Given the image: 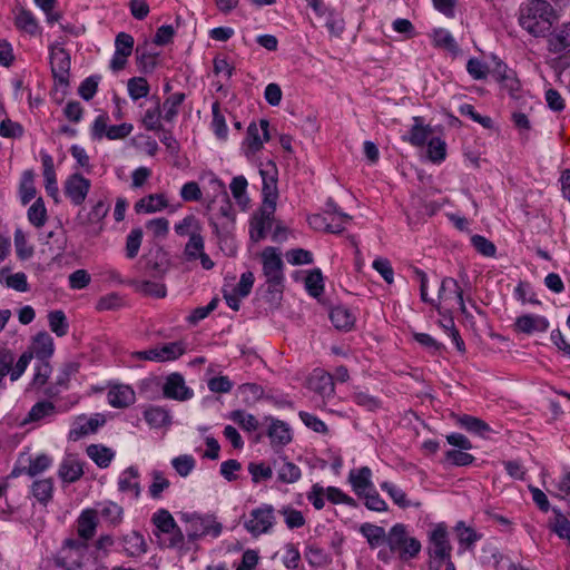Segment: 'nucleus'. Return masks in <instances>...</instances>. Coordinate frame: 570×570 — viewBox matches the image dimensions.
I'll use <instances>...</instances> for the list:
<instances>
[{"label":"nucleus","mask_w":570,"mask_h":570,"mask_svg":"<svg viewBox=\"0 0 570 570\" xmlns=\"http://www.w3.org/2000/svg\"><path fill=\"white\" fill-rule=\"evenodd\" d=\"M56 414V406L50 401L37 402L29 411L23 423L38 422L43 419L53 416Z\"/></svg>","instance_id":"obj_38"},{"label":"nucleus","mask_w":570,"mask_h":570,"mask_svg":"<svg viewBox=\"0 0 570 570\" xmlns=\"http://www.w3.org/2000/svg\"><path fill=\"white\" fill-rule=\"evenodd\" d=\"M386 543L390 551L396 553L402 561L416 558L422 549L421 542L409 534L407 528L403 523H396L390 529Z\"/></svg>","instance_id":"obj_3"},{"label":"nucleus","mask_w":570,"mask_h":570,"mask_svg":"<svg viewBox=\"0 0 570 570\" xmlns=\"http://www.w3.org/2000/svg\"><path fill=\"white\" fill-rule=\"evenodd\" d=\"M360 532L366 538L367 543L372 548L381 546L384 541L386 542L387 533L382 527L372 523H363L360 528Z\"/></svg>","instance_id":"obj_39"},{"label":"nucleus","mask_w":570,"mask_h":570,"mask_svg":"<svg viewBox=\"0 0 570 570\" xmlns=\"http://www.w3.org/2000/svg\"><path fill=\"white\" fill-rule=\"evenodd\" d=\"M132 285L137 292L144 295L164 298L167 294L166 286L163 283L151 281H136Z\"/></svg>","instance_id":"obj_47"},{"label":"nucleus","mask_w":570,"mask_h":570,"mask_svg":"<svg viewBox=\"0 0 570 570\" xmlns=\"http://www.w3.org/2000/svg\"><path fill=\"white\" fill-rule=\"evenodd\" d=\"M453 297L456 298L460 311L463 314H465L466 306L464 303L463 291L460 287L458 281L452 277H444L441 281V285L438 293V299L446 302L449 299H452Z\"/></svg>","instance_id":"obj_22"},{"label":"nucleus","mask_w":570,"mask_h":570,"mask_svg":"<svg viewBox=\"0 0 570 570\" xmlns=\"http://www.w3.org/2000/svg\"><path fill=\"white\" fill-rule=\"evenodd\" d=\"M109 212V205L105 200H98L92 205L91 209L87 215L86 223L89 225H99L101 229V223Z\"/></svg>","instance_id":"obj_61"},{"label":"nucleus","mask_w":570,"mask_h":570,"mask_svg":"<svg viewBox=\"0 0 570 570\" xmlns=\"http://www.w3.org/2000/svg\"><path fill=\"white\" fill-rule=\"evenodd\" d=\"M167 206L168 200L164 194H150L135 204V210L138 214H153L165 209Z\"/></svg>","instance_id":"obj_31"},{"label":"nucleus","mask_w":570,"mask_h":570,"mask_svg":"<svg viewBox=\"0 0 570 570\" xmlns=\"http://www.w3.org/2000/svg\"><path fill=\"white\" fill-rule=\"evenodd\" d=\"M181 520L186 523L189 540L210 537L218 538L223 532V524L214 514L184 513Z\"/></svg>","instance_id":"obj_4"},{"label":"nucleus","mask_w":570,"mask_h":570,"mask_svg":"<svg viewBox=\"0 0 570 570\" xmlns=\"http://www.w3.org/2000/svg\"><path fill=\"white\" fill-rule=\"evenodd\" d=\"M158 362H169L179 358L186 352V343L183 341L170 342L156 347Z\"/></svg>","instance_id":"obj_36"},{"label":"nucleus","mask_w":570,"mask_h":570,"mask_svg":"<svg viewBox=\"0 0 570 570\" xmlns=\"http://www.w3.org/2000/svg\"><path fill=\"white\" fill-rule=\"evenodd\" d=\"M204 252V238L198 232L190 233L189 240L185 246L184 254L188 261H195Z\"/></svg>","instance_id":"obj_56"},{"label":"nucleus","mask_w":570,"mask_h":570,"mask_svg":"<svg viewBox=\"0 0 570 570\" xmlns=\"http://www.w3.org/2000/svg\"><path fill=\"white\" fill-rule=\"evenodd\" d=\"M28 219L35 227L40 228L47 222V209L42 198H38L28 209Z\"/></svg>","instance_id":"obj_51"},{"label":"nucleus","mask_w":570,"mask_h":570,"mask_svg":"<svg viewBox=\"0 0 570 570\" xmlns=\"http://www.w3.org/2000/svg\"><path fill=\"white\" fill-rule=\"evenodd\" d=\"M278 513L283 515L286 527L291 530L298 529L305 525L306 520L299 510L294 509L292 505H283Z\"/></svg>","instance_id":"obj_46"},{"label":"nucleus","mask_w":570,"mask_h":570,"mask_svg":"<svg viewBox=\"0 0 570 570\" xmlns=\"http://www.w3.org/2000/svg\"><path fill=\"white\" fill-rule=\"evenodd\" d=\"M118 491L137 500L141 494L140 472L135 465H130L120 472L117 480Z\"/></svg>","instance_id":"obj_16"},{"label":"nucleus","mask_w":570,"mask_h":570,"mask_svg":"<svg viewBox=\"0 0 570 570\" xmlns=\"http://www.w3.org/2000/svg\"><path fill=\"white\" fill-rule=\"evenodd\" d=\"M550 45L552 50L556 52L570 49V22L561 27V29L551 38Z\"/></svg>","instance_id":"obj_60"},{"label":"nucleus","mask_w":570,"mask_h":570,"mask_svg":"<svg viewBox=\"0 0 570 570\" xmlns=\"http://www.w3.org/2000/svg\"><path fill=\"white\" fill-rule=\"evenodd\" d=\"M514 326L524 334L543 333L549 328V321L541 315L524 314L517 317Z\"/></svg>","instance_id":"obj_20"},{"label":"nucleus","mask_w":570,"mask_h":570,"mask_svg":"<svg viewBox=\"0 0 570 570\" xmlns=\"http://www.w3.org/2000/svg\"><path fill=\"white\" fill-rule=\"evenodd\" d=\"M428 554L431 559L441 561L451 558L452 544L450 533L444 522L434 523L428 532Z\"/></svg>","instance_id":"obj_6"},{"label":"nucleus","mask_w":570,"mask_h":570,"mask_svg":"<svg viewBox=\"0 0 570 570\" xmlns=\"http://www.w3.org/2000/svg\"><path fill=\"white\" fill-rule=\"evenodd\" d=\"M269 122L266 119H261L259 124L252 122L246 132V138L243 141L242 149L244 155L252 159L264 146V142L268 141Z\"/></svg>","instance_id":"obj_10"},{"label":"nucleus","mask_w":570,"mask_h":570,"mask_svg":"<svg viewBox=\"0 0 570 570\" xmlns=\"http://www.w3.org/2000/svg\"><path fill=\"white\" fill-rule=\"evenodd\" d=\"M267 435L273 446H285L292 441V430L289 425L281 420L271 417V424Z\"/></svg>","instance_id":"obj_27"},{"label":"nucleus","mask_w":570,"mask_h":570,"mask_svg":"<svg viewBox=\"0 0 570 570\" xmlns=\"http://www.w3.org/2000/svg\"><path fill=\"white\" fill-rule=\"evenodd\" d=\"M105 423L106 419L101 413H96L91 416L85 414L78 415L71 423L68 438L71 441H79L86 435L96 433Z\"/></svg>","instance_id":"obj_11"},{"label":"nucleus","mask_w":570,"mask_h":570,"mask_svg":"<svg viewBox=\"0 0 570 570\" xmlns=\"http://www.w3.org/2000/svg\"><path fill=\"white\" fill-rule=\"evenodd\" d=\"M86 453L101 469L108 468L115 456L111 449L101 444H90Z\"/></svg>","instance_id":"obj_35"},{"label":"nucleus","mask_w":570,"mask_h":570,"mask_svg":"<svg viewBox=\"0 0 570 570\" xmlns=\"http://www.w3.org/2000/svg\"><path fill=\"white\" fill-rule=\"evenodd\" d=\"M128 95L132 100L145 98L149 94L148 81L144 77H132L127 83Z\"/></svg>","instance_id":"obj_52"},{"label":"nucleus","mask_w":570,"mask_h":570,"mask_svg":"<svg viewBox=\"0 0 570 570\" xmlns=\"http://www.w3.org/2000/svg\"><path fill=\"white\" fill-rule=\"evenodd\" d=\"M429 159L435 164L442 163L446 157V144L440 137H433L428 142Z\"/></svg>","instance_id":"obj_55"},{"label":"nucleus","mask_w":570,"mask_h":570,"mask_svg":"<svg viewBox=\"0 0 570 570\" xmlns=\"http://www.w3.org/2000/svg\"><path fill=\"white\" fill-rule=\"evenodd\" d=\"M453 420L458 426L464 429L469 433L481 438L488 436L492 432L491 426L483 420L469 414L453 415Z\"/></svg>","instance_id":"obj_24"},{"label":"nucleus","mask_w":570,"mask_h":570,"mask_svg":"<svg viewBox=\"0 0 570 570\" xmlns=\"http://www.w3.org/2000/svg\"><path fill=\"white\" fill-rule=\"evenodd\" d=\"M229 419L237 423L243 430L253 432L258 428L257 419L243 410L233 411Z\"/></svg>","instance_id":"obj_57"},{"label":"nucleus","mask_w":570,"mask_h":570,"mask_svg":"<svg viewBox=\"0 0 570 570\" xmlns=\"http://www.w3.org/2000/svg\"><path fill=\"white\" fill-rule=\"evenodd\" d=\"M306 499L315 510H322L326 500L325 487L321 483H314L306 492Z\"/></svg>","instance_id":"obj_64"},{"label":"nucleus","mask_w":570,"mask_h":570,"mask_svg":"<svg viewBox=\"0 0 570 570\" xmlns=\"http://www.w3.org/2000/svg\"><path fill=\"white\" fill-rule=\"evenodd\" d=\"M134 130L129 122L119 125H109V116L106 112L98 115L90 126V136L94 140L100 141L104 138L108 140H120L128 137Z\"/></svg>","instance_id":"obj_7"},{"label":"nucleus","mask_w":570,"mask_h":570,"mask_svg":"<svg viewBox=\"0 0 570 570\" xmlns=\"http://www.w3.org/2000/svg\"><path fill=\"white\" fill-rule=\"evenodd\" d=\"M381 489L386 492L393 502L401 508H409L411 505L406 498L405 492L394 483L384 481L380 484Z\"/></svg>","instance_id":"obj_58"},{"label":"nucleus","mask_w":570,"mask_h":570,"mask_svg":"<svg viewBox=\"0 0 570 570\" xmlns=\"http://www.w3.org/2000/svg\"><path fill=\"white\" fill-rule=\"evenodd\" d=\"M13 23L18 31L29 37H37L42 32V28L35 13L23 7L13 10Z\"/></svg>","instance_id":"obj_18"},{"label":"nucleus","mask_w":570,"mask_h":570,"mask_svg":"<svg viewBox=\"0 0 570 570\" xmlns=\"http://www.w3.org/2000/svg\"><path fill=\"white\" fill-rule=\"evenodd\" d=\"M276 510L272 504L262 503L250 510L244 520L245 530L254 538L268 534L276 524Z\"/></svg>","instance_id":"obj_5"},{"label":"nucleus","mask_w":570,"mask_h":570,"mask_svg":"<svg viewBox=\"0 0 570 570\" xmlns=\"http://www.w3.org/2000/svg\"><path fill=\"white\" fill-rule=\"evenodd\" d=\"M273 465L277 472V481L281 483L292 484L299 481L302 478L301 468L288 461L286 456L274 460Z\"/></svg>","instance_id":"obj_21"},{"label":"nucleus","mask_w":570,"mask_h":570,"mask_svg":"<svg viewBox=\"0 0 570 570\" xmlns=\"http://www.w3.org/2000/svg\"><path fill=\"white\" fill-rule=\"evenodd\" d=\"M49 58L51 71L55 79L61 85L68 83L70 71V56L67 50L59 46H50Z\"/></svg>","instance_id":"obj_14"},{"label":"nucleus","mask_w":570,"mask_h":570,"mask_svg":"<svg viewBox=\"0 0 570 570\" xmlns=\"http://www.w3.org/2000/svg\"><path fill=\"white\" fill-rule=\"evenodd\" d=\"M48 324L51 332H53L58 337L67 335L69 331V323L67 321L65 312L61 309L49 312Z\"/></svg>","instance_id":"obj_43"},{"label":"nucleus","mask_w":570,"mask_h":570,"mask_svg":"<svg viewBox=\"0 0 570 570\" xmlns=\"http://www.w3.org/2000/svg\"><path fill=\"white\" fill-rule=\"evenodd\" d=\"M83 475V465L73 455H66L58 468V476L62 482L73 483Z\"/></svg>","instance_id":"obj_23"},{"label":"nucleus","mask_w":570,"mask_h":570,"mask_svg":"<svg viewBox=\"0 0 570 570\" xmlns=\"http://www.w3.org/2000/svg\"><path fill=\"white\" fill-rule=\"evenodd\" d=\"M163 394L166 399L176 401H187L194 396V392L189 389L181 374H169L163 385Z\"/></svg>","instance_id":"obj_15"},{"label":"nucleus","mask_w":570,"mask_h":570,"mask_svg":"<svg viewBox=\"0 0 570 570\" xmlns=\"http://www.w3.org/2000/svg\"><path fill=\"white\" fill-rule=\"evenodd\" d=\"M259 174L263 179V195H264L263 204H272V205L276 206V199H277L276 179L273 176H267V171L264 169H261Z\"/></svg>","instance_id":"obj_54"},{"label":"nucleus","mask_w":570,"mask_h":570,"mask_svg":"<svg viewBox=\"0 0 570 570\" xmlns=\"http://www.w3.org/2000/svg\"><path fill=\"white\" fill-rule=\"evenodd\" d=\"M97 518V512L94 509H86L80 513L77 520V532L80 537V541L87 542L95 535Z\"/></svg>","instance_id":"obj_28"},{"label":"nucleus","mask_w":570,"mask_h":570,"mask_svg":"<svg viewBox=\"0 0 570 570\" xmlns=\"http://www.w3.org/2000/svg\"><path fill=\"white\" fill-rule=\"evenodd\" d=\"M145 421L155 429L170 425L171 415L169 411L163 406L151 405L144 411Z\"/></svg>","instance_id":"obj_34"},{"label":"nucleus","mask_w":570,"mask_h":570,"mask_svg":"<svg viewBox=\"0 0 570 570\" xmlns=\"http://www.w3.org/2000/svg\"><path fill=\"white\" fill-rule=\"evenodd\" d=\"M94 510L97 512V517H100L111 527H117L122 521L124 510L116 502H99Z\"/></svg>","instance_id":"obj_30"},{"label":"nucleus","mask_w":570,"mask_h":570,"mask_svg":"<svg viewBox=\"0 0 570 570\" xmlns=\"http://www.w3.org/2000/svg\"><path fill=\"white\" fill-rule=\"evenodd\" d=\"M28 352L32 353L37 361H49L55 353L53 338L45 331L37 333Z\"/></svg>","instance_id":"obj_19"},{"label":"nucleus","mask_w":570,"mask_h":570,"mask_svg":"<svg viewBox=\"0 0 570 570\" xmlns=\"http://www.w3.org/2000/svg\"><path fill=\"white\" fill-rule=\"evenodd\" d=\"M431 38L434 47L446 49L450 52L458 51V43L449 30L443 28L434 29Z\"/></svg>","instance_id":"obj_42"},{"label":"nucleus","mask_w":570,"mask_h":570,"mask_svg":"<svg viewBox=\"0 0 570 570\" xmlns=\"http://www.w3.org/2000/svg\"><path fill=\"white\" fill-rule=\"evenodd\" d=\"M432 130L430 126H425L421 117L413 118V125L409 132L407 141L416 147L423 146Z\"/></svg>","instance_id":"obj_37"},{"label":"nucleus","mask_w":570,"mask_h":570,"mask_svg":"<svg viewBox=\"0 0 570 570\" xmlns=\"http://www.w3.org/2000/svg\"><path fill=\"white\" fill-rule=\"evenodd\" d=\"M263 273L269 288L278 291L284 281L283 261L275 247H266L262 253Z\"/></svg>","instance_id":"obj_9"},{"label":"nucleus","mask_w":570,"mask_h":570,"mask_svg":"<svg viewBox=\"0 0 570 570\" xmlns=\"http://www.w3.org/2000/svg\"><path fill=\"white\" fill-rule=\"evenodd\" d=\"M90 188L91 181L79 173L68 176L63 183L65 195L75 206L85 203Z\"/></svg>","instance_id":"obj_12"},{"label":"nucleus","mask_w":570,"mask_h":570,"mask_svg":"<svg viewBox=\"0 0 570 570\" xmlns=\"http://www.w3.org/2000/svg\"><path fill=\"white\" fill-rule=\"evenodd\" d=\"M554 19V9L546 0H529L520 6L519 23L534 37L550 30Z\"/></svg>","instance_id":"obj_1"},{"label":"nucleus","mask_w":570,"mask_h":570,"mask_svg":"<svg viewBox=\"0 0 570 570\" xmlns=\"http://www.w3.org/2000/svg\"><path fill=\"white\" fill-rule=\"evenodd\" d=\"M33 371L35 372L30 382V386L31 389L39 390L47 384L48 379L52 373V367L49 361H37Z\"/></svg>","instance_id":"obj_41"},{"label":"nucleus","mask_w":570,"mask_h":570,"mask_svg":"<svg viewBox=\"0 0 570 570\" xmlns=\"http://www.w3.org/2000/svg\"><path fill=\"white\" fill-rule=\"evenodd\" d=\"M142 242L141 228H134L127 235L126 238V256L129 259L135 258L138 255L139 248Z\"/></svg>","instance_id":"obj_62"},{"label":"nucleus","mask_w":570,"mask_h":570,"mask_svg":"<svg viewBox=\"0 0 570 570\" xmlns=\"http://www.w3.org/2000/svg\"><path fill=\"white\" fill-rule=\"evenodd\" d=\"M153 523L161 533H171L177 525L173 515L165 509H160L154 513Z\"/></svg>","instance_id":"obj_53"},{"label":"nucleus","mask_w":570,"mask_h":570,"mask_svg":"<svg viewBox=\"0 0 570 570\" xmlns=\"http://www.w3.org/2000/svg\"><path fill=\"white\" fill-rule=\"evenodd\" d=\"M32 360V353L23 352L16 361L14 353L8 348L0 350V385L7 375L12 382L19 380Z\"/></svg>","instance_id":"obj_8"},{"label":"nucleus","mask_w":570,"mask_h":570,"mask_svg":"<svg viewBox=\"0 0 570 570\" xmlns=\"http://www.w3.org/2000/svg\"><path fill=\"white\" fill-rule=\"evenodd\" d=\"M89 546L79 539H67L59 550L56 563L65 570H97L90 566Z\"/></svg>","instance_id":"obj_2"},{"label":"nucleus","mask_w":570,"mask_h":570,"mask_svg":"<svg viewBox=\"0 0 570 570\" xmlns=\"http://www.w3.org/2000/svg\"><path fill=\"white\" fill-rule=\"evenodd\" d=\"M247 186V179L242 175L234 177L229 185L233 197L235 198L236 203L242 207H246L249 202V198L246 193Z\"/></svg>","instance_id":"obj_49"},{"label":"nucleus","mask_w":570,"mask_h":570,"mask_svg":"<svg viewBox=\"0 0 570 570\" xmlns=\"http://www.w3.org/2000/svg\"><path fill=\"white\" fill-rule=\"evenodd\" d=\"M309 385L313 391L318 393L322 397H331L334 395L335 386L333 376L322 370L314 371Z\"/></svg>","instance_id":"obj_29"},{"label":"nucleus","mask_w":570,"mask_h":570,"mask_svg":"<svg viewBox=\"0 0 570 570\" xmlns=\"http://www.w3.org/2000/svg\"><path fill=\"white\" fill-rule=\"evenodd\" d=\"M276 206L272 204H263L259 213L250 220L249 235L254 242H259L267 236L274 223V214Z\"/></svg>","instance_id":"obj_13"},{"label":"nucleus","mask_w":570,"mask_h":570,"mask_svg":"<svg viewBox=\"0 0 570 570\" xmlns=\"http://www.w3.org/2000/svg\"><path fill=\"white\" fill-rule=\"evenodd\" d=\"M348 482L351 483L353 491L358 497L374 488L372 482V471L368 466L351 470L348 473Z\"/></svg>","instance_id":"obj_26"},{"label":"nucleus","mask_w":570,"mask_h":570,"mask_svg":"<svg viewBox=\"0 0 570 570\" xmlns=\"http://www.w3.org/2000/svg\"><path fill=\"white\" fill-rule=\"evenodd\" d=\"M212 129L216 137L220 140H226L228 135V128L226 125L225 117L220 114V104L218 101L212 105Z\"/></svg>","instance_id":"obj_48"},{"label":"nucleus","mask_w":570,"mask_h":570,"mask_svg":"<svg viewBox=\"0 0 570 570\" xmlns=\"http://www.w3.org/2000/svg\"><path fill=\"white\" fill-rule=\"evenodd\" d=\"M493 73L501 86L509 91L511 97H519L518 92L520 91L521 83L513 70L509 69L505 63L498 62Z\"/></svg>","instance_id":"obj_25"},{"label":"nucleus","mask_w":570,"mask_h":570,"mask_svg":"<svg viewBox=\"0 0 570 570\" xmlns=\"http://www.w3.org/2000/svg\"><path fill=\"white\" fill-rule=\"evenodd\" d=\"M33 497L42 504H47L53 492V483L51 479L36 480L31 485Z\"/></svg>","instance_id":"obj_44"},{"label":"nucleus","mask_w":570,"mask_h":570,"mask_svg":"<svg viewBox=\"0 0 570 570\" xmlns=\"http://www.w3.org/2000/svg\"><path fill=\"white\" fill-rule=\"evenodd\" d=\"M52 464V459L47 454H38L33 459L30 460L28 468L24 469V472L29 476H36L41 474L46 470H48Z\"/></svg>","instance_id":"obj_59"},{"label":"nucleus","mask_w":570,"mask_h":570,"mask_svg":"<svg viewBox=\"0 0 570 570\" xmlns=\"http://www.w3.org/2000/svg\"><path fill=\"white\" fill-rule=\"evenodd\" d=\"M150 476L151 483L148 488V494L151 499L159 500L163 497V492L170 487V481L159 470H153Z\"/></svg>","instance_id":"obj_40"},{"label":"nucleus","mask_w":570,"mask_h":570,"mask_svg":"<svg viewBox=\"0 0 570 570\" xmlns=\"http://www.w3.org/2000/svg\"><path fill=\"white\" fill-rule=\"evenodd\" d=\"M77 372L78 365L76 363L65 364L57 374L55 383L43 391L45 395L50 397L58 395L62 389L67 387L70 376Z\"/></svg>","instance_id":"obj_32"},{"label":"nucleus","mask_w":570,"mask_h":570,"mask_svg":"<svg viewBox=\"0 0 570 570\" xmlns=\"http://www.w3.org/2000/svg\"><path fill=\"white\" fill-rule=\"evenodd\" d=\"M305 288L313 297H318L324 291V279L320 268L308 273L305 278Z\"/></svg>","instance_id":"obj_50"},{"label":"nucleus","mask_w":570,"mask_h":570,"mask_svg":"<svg viewBox=\"0 0 570 570\" xmlns=\"http://www.w3.org/2000/svg\"><path fill=\"white\" fill-rule=\"evenodd\" d=\"M107 401L111 407L126 409L136 402V393L128 384H110L107 392Z\"/></svg>","instance_id":"obj_17"},{"label":"nucleus","mask_w":570,"mask_h":570,"mask_svg":"<svg viewBox=\"0 0 570 570\" xmlns=\"http://www.w3.org/2000/svg\"><path fill=\"white\" fill-rule=\"evenodd\" d=\"M184 92H174L164 101V119L166 121H173L179 112V108L185 101Z\"/></svg>","instance_id":"obj_45"},{"label":"nucleus","mask_w":570,"mask_h":570,"mask_svg":"<svg viewBox=\"0 0 570 570\" xmlns=\"http://www.w3.org/2000/svg\"><path fill=\"white\" fill-rule=\"evenodd\" d=\"M305 558L313 567H323L331 561L325 550L317 546H308L305 552Z\"/></svg>","instance_id":"obj_63"},{"label":"nucleus","mask_w":570,"mask_h":570,"mask_svg":"<svg viewBox=\"0 0 570 570\" xmlns=\"http://www.w3.org/2000/svg\"><path fill=\"white\" fill-rule=\"evenodd\" d=\"M330 318L333 325L341 331H350L355 324V315L344 305L334 306Z\"/></svg>","instance_id":"obj_33"}]
</instances>
